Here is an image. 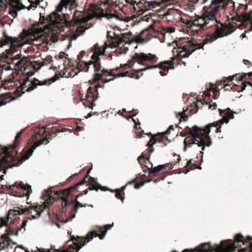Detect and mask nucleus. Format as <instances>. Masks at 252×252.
<instances>
[{"mask_svg":"<svg viewBox=\"0 0 252 252\" xmlns=\"http://www.w3.org/2000/svg\"><path fill=\"white\" fill-rule=\"evenodd\" d=\"M141 176L140 177H139V176L136 177V178H135L132 180L128 182L125 186H123L120 189H118L119 191H120L122 192H123V194L124 195L125 194L124 190L126 189V187L127 186H128V185H131L132 184H134V188L135 189H139L141 187L143 186L146 183H149L151 181H153L152 179H148V180H147L146 181H142V182H141L139 183H137V181L139 179H140L141 178Z\"/></svg>","mask_w":252,"mask_h":252,"instance_id":"obj_24","label":"nucleus"},{"mask_svg":"<svg viewBox=\"0 0 252 252\" xmlns=\"http://www.w3.org/2000/svg\"><path fill=\"white\" fill-rule=\"evenodd\" d=\"M242 75H240V74H236L235 75H233V76H229L227 79L230 81H232L234 78H235L236 80L239 81L242 80L243 78H241Z\"/></svg>","mask_w":252,"mask_h":252,"instance_id":"obj_41","label":"nucleus"},{"mask_svg":"<svg viewBox=\"0 0 252 252\" xmlns=\"http://www.w3.org/2000/svg\"><path fill=\"white\" fill-rule=\"evenodd\" d=\"M21 9L20 8H18L17 9L13 8H10L9 9V14L11 15L15 14L16 16L17 15V10H20Z\"/></svg>","mask_w":252,"mask_h":252,"instance_id":"obj_42","label":"nucleus"},{"mask_svg":"<svg viewBox=\"0 0 252 252\" xmlns=\"http://www.w3.org/2000/svg\"><path fill=\"white\" fill-rule=\"evenodd\" d=\"M4 1L13 6H14V4L19 5L20 4L17 0H0V9H1L4 6Z\"/></svg>","mask_w":252,"mask_h":252,"instance_id":"obj_30","label":"nucleus"},{"mask_svg":"<svg viewBox=\"0 0 252 252\" xmlns=\"http://www.w3.org/2000/svg\"><path fill=\"white\" fill-rule=\"evenodd\" d=\"M90 172V170L88 171L87 174L85 176L83 180L76 184L75 185L70 187L67 189H64L63 191L62 192L61 194H68V196H69L70 192L72 190H75L78 186L83 185L86 183H88L87 185L90 186L89 187L90 190H95L96 191H97L99 189H100L102 191H106L107 189H105V187H102L96 181L94 178L89 176V174Z\"/></svg>","mask_w":252,"mask_h":252,"instance_id":"obj_14","label":"nucleus"},{"mask_svg":"<svg viewBox=\"0 0 252 252\" xmlns=\"http://www.w3.org/2000/svg\"><path fill=\"white\" fill-rule=\"evenodd\" d=\"M63 191V190L57 191L52 195H51L52 193L51 191H45L42 195V198L45 200L43 204L38 205L36 204L25 208L16 207L13 209L9 210L5 218H0V227L3 226H8V225L13 223L18 215L24 214H30L32 213V210H34L36 212L39 213L41 215L48 205L52 204L55 201L59 199L62 200V206L63 209L64 207L67 206L68 203V197L69 196L68 194H61ZM21 207L22 206H21Z\"/></svg>","mask_w":252,"mask_h":252,"instance_id":"obj_3","label":"nucleus"},{"mask_svg":"<svg viewBox=\"0 0 252 252\" xmlns=\"http://www.w3.org/2000/svg\"><path fill=\"white\" fill-rule=\"evenodd\" d=\"M174 129V126L173 125H170L168 128V129L165 132L161 133H158L157 134H159L163 136V139L161 141H158V142L164 143V145H165L166 144L165 143V141H168V138L166 137L165 135L170 134V131L171 130H173Z\"/></svg>","mask_w":252,"mask_h":252,"instance_id":"obj_29","label":"nucleus"},{"mask_svg":"<svg viewBox=\"0 0 252 252\" xmlns=\"http://www.w3.org/2000/svg\"><path fill=\"white\" fill-rule=\"evenodd\" d=\"M45 64V62H41V63H39V64H38V67H37L36 68V67H35V66H33V67L35 69H36V70H37V69H40V67H41V66H44Z\"/></svg>","mask_w":252,"mask_h":252,"instance_id":"obj_49","label":"nucleus"},{"mask_svg":"<svg viewBox=\"0 0 252 252\" xmlns=\"http://www.w3.org/2000/svg\"><path fill=\"white\" fill-rule=\"evenodd\" d=\"M165 178V176H162L161 177H158L154 180V183H156L161 180H163Z\"/></svg>","mask_w":252,"mask_h":252,"instance_id":"obj_50","label":"nucleus"},{"mask_svg":"<svg viewBox=\"0 0 252 252\" xmlns=\"http://www.w3.org/2000/svg\"><path fill=\"white\" fill-rule=\"evenodd\" d=\"M63 76L62 75L61 73H56L54 76L49 79L41 81L38 80L35 78H34L33 80L31 82L29 81V79L28 78H26L21 84L20 87L18 88L17 90H21L23 94L25 93V92H31L36 88L37 86L49 85L52 83L55 82L60 77Z\"/></svg>","mask_w":252,"mask_h":252,"instance_id":"obj_11","label":"nucleus"},{"mask_svg":"<svg viewBox=\"0 0 252 252\" xmlns=\"http://www.w3.org/2000/svg\"><path fill=\"white\" fill-rule=\"evenodd\" d=\"M220 115L222 116V119L212 123H210L203 128H200L196 126L192 127L189 131L191 135V137H187L185 140V150L187 147H200L201 150L200 153L203 154V151L205 150V147H210L212 141L209 134L211 131V127H216V132H221V125L224 123H227L230 119L234 118L233 112L231 111L229 108L221 110L219 109Z\"/></svg>","mask_w":252,"mask_h":252,"instance_id":"obj_2","label":"nucleus"},{"mask_svg":"<svg viewBox=\"0 0 252 252\" xmlns=\"http://www.w3.org/2000/svg\"><path fill=\"white\" fill-rule=\"evenodd\" d=\"M63 6L60 3L56 7V11L52 12L46 17L40 15L39 22L32 25L33 32L40 35H51L57 37V28L64 30L65 27H70V23L62 17L58 12H62Z\"/></svg>","mask_w":252,"mask_h":252,"instance_id":"obj_4","label":"nucleus"},{"mask_svg":"<svg viewBox=\"0 0 252 252\" xmlns=\"http://www.w3.org/2000/svg\"><path fill=\"white\" fill-rule=\"evenodd\" d=\"M203 30L200 27L197 26V25H195L193 24V26L191 27V31L194 32V33H196L197 34H201V31Z\"/></svg>","mask_w":252,"mask_h":252,"instance_id":"obj_37","label":"nucleus"},{"mask_svg":"<svg viewBox=\"0 0 252 252\" xmlns=\"http://www.w3.org/2000/svg\"><path fill=\"white\" fill-rule=\"evenodd\" d=\"M23 132V130L19 132L16 135L14 143L8 147H4L2 149L3 159L1 160L2 164H8L10 167L19 166L17 165L19 161L21 159L17 156L18 152L16 150V147L19 144L21 135Z\"/></svg>","mask_w":252,"mask_h":252,"instance_id":"obj_9","label":"nucleus"},{"mask_svg":"<svg viewBox=\"0 0 252 252\" xmlns=\"http://www.w3.org/2000/svg\"><path fill=\"white\" fill-rule=\"evenodd\" d=\"M223 1V0H212L211 4L213 6L217 5V4L221 3Z\"/></svg>","mask_w":252,"mask_h":252,"instance_id":"obj_43","label":"nucleus"},{"mask_svg":"<svg viewBox=\"0 0 252 252\" xmlns=\"http://www.w3.org/2000/svg\"><path fill=\"white\" fill-rule=\"evenodd\" d=\"M218 23L220 24V26L214 24V26L216 27L215 31L213 33L207 34L202 43H197L189 40L184 42L183 47L180 48L181 50L179 52V56L189 57L195 50L203 48L205 44L212 43L219 38L226 36L235 30L234 26L231 23L222 24L219 22Z\"/></svg>","mask_w":252,"mask_h":252,"instance_id":"obj_5","label":"nucleus"},{"mask_svg":"<svg viewBox=\"0 0 252 252\" xmlns=\"http://www.w3.org/2000/svg\"><path fill=\"white\" fill-rule=\"evenodd\" d=\"M195 160H193V159H191L187 162L186 167H188V168L190 170L196 168L201 169V167L198 166V165L196 164H195Z\"/></svg>","mask_w":252,"mask_h":252,"instance_id":"obj_32","label":"nucleus"},{"mask_svg":"<svg viewBox=\"0 0 252 252\" xmlns=\"http://www.w3.org/2000/svg\"><path fill=\"white\" fill-rule=\"evenodd\" d=\"M188 6V8L190 10H193L195 9V6L192 4H189Z\"/></svg>","mask_w":252,"mask_h":252,"instance_id":"obj_58","label":"nucleus"},{"mask_svg":"<svg viewBox=\"0 0 252 252\" xmlns=\"http://www.w3.org/2000/svg\"><path fill=\"white\" fill-rule=\"evenodd\" d=\"M217 107V104L216 103H213L212 104H209V109L214 110L216 109Z\"/></svg>","mask_w":252,"mask_h":252,"instance_id":"obj_51","label":"nucleus"},{"mask_svg":"<svg viewBox=\"0 0 252 252\" xmlns=\"http://www.w3.org/2000/svg\"><path fill=\"white\" fill-rule=\"evenodd\" d=\"M88 190H89V188L87 189L84 190L83 191H80V193L77 195L75 199L72 200L71 201L68 200V203L67 204V205L73 203H74L75 205L72 209V214L71 215L70 218H66V220H64V222L66 223L68 221L71 220L72 219L75 217L76 214L78 212V209L79 207H85L87 206L86 204H83L79 202L78 201L77 199L79 197L82 196L83 194H86L88 192Z\"/></svg>","mask_w":252,"mask_h":252,"instance_id":"obj_20","label":"nucleus"},{"mask_svg":"<svg viewBox=\"0 0 252 252\" xmlns=\"http://www.w3.org/2000/svg\"><path fill=\"white\" fill-rule=\"evenodd\" d=\"M3 159V157L0 159V171H3V173H6V170L9 168H11L12 167H10L8 166V164H1L2 161L1 162V160Z\"/></svg>","mask_w":252,"mask_h":252,"instance_id":"obj_39","label":"nucleus"},{"mask_svg":"<svg viewBox=\"0 0 252 252\" xmlns=\"http://www.w3.org/2000/svg\"><path fill=\"white\" fill-rule=\"evenodd\" d=\"M220 9V5L213 6L211 4L208 7L204 6L203 7L204 15L207 18L208 21L213 22L214 24H218V21L216 19V15Z\"/></svg>","mask_w":252,"mask_h":252,"instance_id":"obj_21","label":"nucleus"},{"mask_svg":"<svg viewBox=\"0 0 252 252\" xmlns=\"http://www.w3.org/2000/svg\"><path fill=\"white\" fill-rule=\"evenodd\" d=\"M229 87V85H225V86H224V87L225 88V90H228L229 87Z\"/></svg>","mask_w":252,"mask_h":252,"instance_id":"obj_63","label":"nucleus"},{"mask_svg":"<svg viewBox=\"0 0 252 252\" xmlns=\"http://www.w3.org/2000/svg\"><path fill=\"white\" fill-rule=\"evenodd\" d=\"M38 252H51L49 250H45L43 249H39Z\"/></svg>","mask_w":252,"mask_h":252,"instance_id":"obj_56","label":"nucleus"},{"mask_svg":"<svg viewBox=\"0 0 252 252\" xmlns=\"http://www.w3.org/2000/svg\"><path fill=\"white\" fill-rule=\"evenodd\" d=\"M198 20L199 21L200 28L204 30V29H209L212 27V25H209L210 22L207 20L205 16L203 14L201 16H198Z\"/></svg>","mask_w":252,"mask_h":252,"instance_id":"obj_27","label":"nucleus"},{"mask_svg":"<svg viewBox=\"0 0 252 252\" xmlns=\"http://www.w3.org/2000/svg\"><path fill=\"white\" fill-rule=\"evenodd\" d=\"M252 239L251 236H248L245 239L244 236L241 234H237L234 237V242L230 246L231 251H233L236 248L235 244L236 243L242 242L244 245H245L248 241H250Z\"/></svg>","mask_w":252,"mask_h":252,"instance_id":"obj_26","label":"nucleus"},{"mask_svg":"<svg viewBox=\"0 0 252 252\" xmlns=\"http://www.w3.org/2000/svg\"><path fill=\"white\" fill-rule=\"evenodd\" d=\"M4 6L1 9H0V14L1 13V11L5 8V3H6V2L5 1H4Z\"/></svg>","mask_w":252,"mask_h":252,"instance_id":"obj_61","label":"nucleus"},{"mask_svg":"<svg viewBox=\"0 0 252 252\" xmlns=\"http://www.w3.org/2000/svg\"><path fill=\"white\" fill-rule=\"evenodd\" d=\"M34 74V71H29L27 73V78H29V77L32 76Z\"/></svg>","mask_w":252,"mask_h":252,"instance_id":"obj_55","label":"nucleus"},{"mask_svg":"<svg viewBox=\"0 0 252 252\" xmlns=\"http://www.w3.org/2000/svg\"><path fill=\"white\" fill-rule=\"evenodd\" d=\"M192 128V127L191 128H190L188 126H187L186 128H185L186 129V132H181L180 133V135L182 137H184V136H186V137L185 138V139H186L187 137H191V135H190V134L189 133V131L190 130H191V129ZM185 140H184V143H185ZM185 144H184V151H186L187 150V148H189V147H187L186 148V150H185Z\"/></svg>","mask_w":252,"mask_h":252,"instance_id":"obj_33","label":"nucleus"},{"mask_svg":"<svg viewBox=\"0 0 252 252\" xmlns=\"http://www.w3.org/2000/svg\"><path fill=\"white\" fill-rule=\"evenodd\" d=\"M147 135L150 136V139L146 146L148 147L147 151L145 154H142L138 158V162L142 166H143L146 161L150 158L151 154L154 151L153 145L158 142V141H161L163 139V136L161 134L152 135L151 133L149 132L146 134Z\"/></svg>","mask_w":252,"mask_h":252,"instance_id":"obj_16","label":"nucleus"},{"mask_svg":"<svg viewBox=\"0 0 252 252\" xmlns=\"http://www.w3.org/2000/svg\"><path fill=\"white\" fill-rule=\"evenodd\" d=\"M104 85H95L94 86L90 87L87 91L85 98L82 99L83 104L90 108L93 109L94 101L99 97L98 89L99 88H104Z\"/></svg>","mask_w":252,"mask_h":252,"instance_id":"obj_17","label":"nucleus"},{"mask_svg":"<svg viewBox=\"0 0 252 252\" xmlns=\"http://www.w3.org/2000/svg\"><path fill=\"white\" fill-rule=\"evenodd\" d=\"M40 217V214L36 212L35 215H32L31 217L28 218V220H32V219H36Z\"/></svg>","mask_w":252,"mask_h":252,"instance_id":"obj_47","label":"nucleus"},{"mask_svg":"<svg viewBox=\"0 0 252 252\" xmlns=\"http://www.w3.org/2000/svg\"><path fill=\"white\" fill-rule=\"evenodd\" d=\"M192 23H193V20H188L186 22V25H187V27L188 28H189L190 30L191 29V27H192L193 25Z\"/></svg>","mask_w":252,"mask_h":252,"instance_id":"obj_46","label":"nucleus"},{"mask_svg":"<svg viewBox=\"0 0 252 252\" xmlns=\"http://www.w3.org/2000/svg\"><path fill=\"white\" fill-rule=\"evenodd\" d=\"M243 63L246 65L251 64V62L250 61H249L248 60H246V59H244L243 60Z\"/></svg>","mask_w":252,"mask_h":252,"instance_id":"obj_57","label":"nucleus"},{"mask_svg":"<svg viewBox=\"0 0 252 252\" xmlns=\"http://www.w3.org/2000/svg\"><path fill=\"white\" fill-rule=\"evenodd\" d=\"M50 133L41 140L35 142L30 149L28 150L26 153L22 155L21 159L17 162V165H20L26 160L28 159L32 154L36 148L41 144H46L49 142V140L52 137H55L57 135V133L63 132L66 131H71V130L67 128L62 127L59 126H54L52 127Z\"/></svg>","mask_w":252,"mask_h":252,"instance_id":"obj_8","label":"nucleus"},{"mask_svg":"<svg viewBox=\"0 0 252 252\" xmlns=\"http://www.w3.org/2000/svg\"><path fill=\"white\" fill-rule=\"evenodd\" d=\"M105 188V189H107L106 190H109L110 191L112 192H115V190H113V189H108L107 187H104Z\"/></svg>","mask_w":252,"mask_h":252,"instance_id":"obj_60","label":"nucleus"},{"mask_svg":"<svg viewBox=\"0 0 252 252\" xmlns=\"http://www.w3.org/2000/svg\"><path fill=\"white\" fill-rule=\"evenodd\" d=\"M156 67L155 66H147L146 67L138 69L137 70H134L133 72H128V77L130 78H134L135 79H138L140 77L139 75V73L141 72L142 71H145L147 69H152V67Z\"/></svg>","mask_w":252,"mask_h":252,"instance_id":"obj_28","label":"nucleus"},{"mask_svg":"<svg viewBox=\"0 0 252 252\" xmlns=\"http://www.w3.org/2000/svg\"><path fill=\"white\" fill-rule=\"evenodd\" d=\"M170 0H159L148 1L145 0H139L138 2L135 1L131 6H132L134 11L137 12V16H139L148 10H153L154 8L159 6L162 4H166Z\"/></svg>","mask_w":252,"mask_h":252,"instance_id":"obj_13","label":"nucleus"},{"mask_svg":"<svg viewBox=\"0 0 252 252\" xmlns=\"http://www.w3.org/2000/svg\"><path fill=\"white\" fill-rule=\"evenodd\" d=\"M78 175V173H75L74 174H73L72 175H71V176H70L67 179V182H70L71 181H72L74 178L75 176H76L77 175Z\"/></svg>","mask_w":252,"mask_h":252,"instance_id":"obj_53","label":"nucleus"},{"mask_svg":"<svg viewBox=\"0 0 252 252\" xmlns=\"http://www.w3.org/2000/svg\"><path fill=\"white\" fill-rule=\"evenodd\" d=\"M1 188L2 189H6V190L9 192L12 195L17 197L26 196L27 199L29 198L30 194L32 192L31 186L29 185H23L21 183L18 184L15 183L12 185H2Z\"/></svg>","mask_w":252,"mask_h":252,"instance_id":"obj_15","label":"nucleus"},{"mask_svg":"<svg viewBox=\"0 0 252 252\" xmlns=\"http://www.w3.org/2000/svg\"><path fill=\"white\" fill-rule=\"evenodd\" d=\"M107 38V40L104 42L102 46L96 43L92 48L93 54L91 57V61L89 62H85L82 61H77L76 65H72L70 69L71 72H69L70 76L73 77L77 75L80 71L88 72L90 65H93L95 72L94 75V81L97 82L100 80L103 76V74L101 73L103 67L101 63V59L99 56L104 54L105 50L107 48H115L119 46L122 43L125 42L123 34H116L114 32L108 31Z\"/></svg>","mask_w":252,"mask_h":252,"instance_id":"obj_1","label":"nucleus"},{"mask_svg":"<svg viewBox=\"0 0 252 252\" xmlns=\"http://www.w3.org/2000/svg\"><path fill=\"white\" fill-rule=\"evenodd\" d=\"M73 20L74 24L79 25L76 28L75 31L70 32L67 35L69 37L70 40H76L78 37L83 35L86 30L93 26V24H89L88 26L87 22L89 20V18L84 16V13L81 12L76 11L73 16Z\"/></svg>","mask_w":252,"mask_h":252,"instance_id":"obj_10","label":"nucleus"},{"mask_svg":"<svg viewBox=\"0 0 252 252\" xmlns=\"http://www.w3.org/2000/svg\"><path fill=\"white\" fill-rule=\"evenodd\" d=\"M153 167V164L150 161L149 159L146 161V163L143 166H142V168L144 172H149V171L151 170Z\"/></svg>","mask_w":252,"mask_h":252,"instance_id":"obj_35","label":"nucleus"},{"mask_svg":"<svg viewBox=\"0 0 252 252\" xmlns=\"http://www.w3.org/2000/svg\"><path fill=\"white\" fill-rule=\"evenodd\" d=\"M7 94L0 95V106L5 105L10 101L9 96L7 97Z\"/></svg>","mask_w":252,"mask_h":252,"instance_id":"obj_34","label":"nucleus"},{"mask_svg":"<svg viewBox=\"0 0 252 252\" xmlns=\"http://www.w3.org/2000/svg\"><path fill=\"white\" fill-rule=\"evenodd\" d=\"M28 220H24L21 226L18 228L8 227L6 230V234H3L0 237V251L7 247L9 244L10 239L9 235H14L17 236L18 232L23 229V232L25 231V226L28 223Z\"/></svg>","mask_w":252,"mask_h":252,"instance_id":"obj_18","label":"nucleus"},{"mask_svg":"<svg viewBox=\"0 0 252 252\" xmlns=\"http://www.w3.org/2000/svg\"><path fill=\"white\" fill-rule=\"evenodd\" d=\"M51 128L50 127H45L44 128V129H43V130H39L38 132L34 135L32 136V139H37V136H40L41 135H43L44 134V133L46 131V130L47 129H50Z\"/></svg>","mask_w":252,"mask_h":252,"instance_id":"obj_40","label":"nucleus"},{"mask_svg":"<svg viewBox=\"0 0 252 252\" xmlns=\"http://www.w3.org/2000/svg\"><path fill=\"white\" fill-rule=\"evenodd\" d=\"M47 62L50 63H51L53 62L51 57H50L49 59H47Z\"/></svg>","mask_w":252,"mask_h":252,"instance_id":"obj_59","label":"nucleus"},{"mask_svg":"<svg viewBox=\"0 0 252 252\" xmlns=\"http://www.w3.org/2000/svg\"><path fill=\"white\" fill-rule=\"evenodd\" d=\"M217 92H218V90H217L216 88L213 89V94H214L213 98L214 99H217L218 97Z\"/></svg>","mask_w":252,"mask_h":252,"instance_id":"obj_48","label":"nucleus"},{"mask_svg":"<svg viewBox=\"0 0 252 252\" xmlns=\"http://www.w3.org/2000/svg\"><path fill=\"white\" fill-rule=\"evenodd\" d=\"M241 36H242L243 38L245 37L246 36L245 33H243Z\"/></svg>","mask_w":252,"mask_h":252,"instance_id":"obj_64","label":"nucleus"},{"mask_svg":"<svg viewBox=\"0 0 252 252\" xmlns=\"http://www.w3.org/2000/svg\"><path fill=\"white\" fill-rule=\"evenodd\" d=\"M168 14L165 13L163 14H155L154 13H150L143 16L140 18L141 21H146L147 22H151L150 25L145 30L141 31L136 38L137 42H144L148 41L153 38H157V34L160 32V33L164 35L166 33H171L174 31L172 28L161 27L159 29L156 30L155 24L158 21L157 18L163 19L167 16Z\"/></svg>","mask_w":252,"mask_h":252,"instance_id":"obj_7","label":"nucleus"},{"mask_svg":"<svg viewBox=\"0 0 252 252\" xmlns=\"http://www.w3.org/2000/svg\"><path fill=\"white\" fill-rule=\"evenodd\" d=\"M177 117L179 118L180 122H181L182 121L186 122L188 119V117L185 114L184 111L179 112L178 114H177Z\"/></svg>","mask_w":252,"mask_h":252,"instance_id":"obj_36","label":"nucleus"},{"mask_svg":"<svg viewBox=\"0 0 252 252\" xmlns=\"http://www.w3.org/2000/svg\"><path fill=\"white\" fill-rule=\"evenodd\" d=\"M158 60V57L156 55L152 54L151 53L145 54L144 53H135L132 56V60H129L128 63L126 64L124 66L129 65V67H132L130 63L132 62L134 63L137 62L140 64L145 65L146 62H149L151 63H156Z\"/></svg>","mask_w":252,"mask_h":252,"instance_id":"obj_19","label":"nucleus"},{"mask_svg":"<svg viewBox=\"0 0 252 252\" xmlns=\"http://www.w3.org/2000/svg\"><path fill=\"white\" fill-rule=\"evenodd\" d=\"M184 44V42H183L180 45V46L178 47L177 50V56L173 58L171 61H167L163 62H160L159 63H158L156 65H152L151 66H156L152 67V68H159L160 69V71H159L160 75L164 76L167 74V73L169 69L174 68V65L175 64H183L184 65H186V63L185 62L182 61V59L183 58H186L187 57H181L179 56V51L181 50L180 48H182Z\"/></svg>","mask_w":252,"mask_h":252,"instance_id":"obj_12","label":"nucleus"},{"mask_svg":"<svg viewBox=\"0 0 252 252\" xmlns=\"http://www.w3.org/2000/svg\"><path fill=\"white\" fill-rule=\"evenodd\" d=\"M193 23V24H194L195 25H197V26L200 27V23H199V21L198 20V17H197L196 19H195L193 20V23Z\"/></svg>","mask_w":252,"mask_h":252,"instance_id":"obj_52","label":"nucleus"},{"mask_svg":"<svg viewBox=\"0 0 252 252\" xmlns=\"http://www.w3.org/2000/svg\"><path fill=\"white\" fill-rule=\"evenodd\" d=\"M209 25H212V27L214 26V24L213 23V22L210 21L209 23Z\"/></svg>","mask_w":252,"mask_h":252,"instance_id":"obj_62","label":"nucleus"},{"mask_svg":"<svg viewBox=\"0 0 252 252\" xmlns=\"http://www.w3.org/2000/svg\"><path fill=\"white\" fill-rule=\"evenodd\" d=\"M181 159V157L178 155L177 156V160L174 164L173 163H168L162 165H159L155 167H152V168L149 171V176L151 177L155 176L157 173L165 169L166 167H169L170 169H173L174 166L177 165V163L180 162Z\"/></svg>","mask_w":252,"mask_h":252,"instance_id":"obj_22","label":"nucleus"},{"mask_svg":"<svg viewBox=\"0 0 252 252\" xmlns=\"http://www.w3.org/2000/svg\"><path fill=\"white\" fill-rule=\"evenodd\" d=\"M113 225L112 224H106L103 227H98V230L90 232L85 237L74 236H71V239L67 241L64 247L65 249H55L54 252H78L79 250L83 246L93 239L94 237H98L100 240L104 239L107 230L110 229Z\"/></svg>","mask_w":252,"mask_h":252,"instance_id":"obj_6","label":"nucleus"},{"mask_svg":"<svg viewBox=\"0 0 252 252\" xmlns=\"http://www.w3.org/2000/svg\"><path fill=\"white\" fill-rule=\"evenodd\" d=\"M101 15L103 17H106L107 18L115 17L120 21L127 22L130 20H133L136 18V16L134 15H132L131 16H126L123 15H119L118 14L116 15L114 14H108L107 13L106 11L104 12L103 10H102Z\"/></svg>","mask_w":252,"mask_h":252,"instance_id":"obj_25","label":"nucleus"},{"mask_svg":"<svg viewBox=\"0 0 252 252\" xmlns=\"http://www.w3.org/2000/svg\"><path fill=\"white\" fill-rule=\"evenodd\" d=\"M251 77H252V72L243 74L241 78H243V79H249Z\"/></svg>","mask_w":252,"mask_h":252,"instance_id":"obj_45","label":"nucleus"},{"mask_svg":"<svg viewBox=\"0 0 252 252\" xmlns=\"http://www.w3.org/2000/svg\"><path fill=\"white\" fill-rule=\"evenodd\" d=\"M21 55L17 54L12 58L11 61L16 66H19L23 63V60L21 59Z\"/></svg>","mask_w":252,"mask_h":252,"instance_id":"obj_31","label":"nucleus"},{"mask_svg":"<svg viewBox=\"0 0 252 252\" xmlns=\"http://www.w3.org/2000/svg\"><path fill=\"white\" fill-rule=\"evenodd\" d=\"M115 197L119 199H121L122 202H123L125 199V197L123 192L116 189L115 190Z\"/></svg>","mask_w":252,"mask_h":252,"instance_id":"obj_38","label":"nucleus"},{"mask_svg":"<svg viewBox=\"0 0 252 252\" xmlns=\"http://www.w3.org/2000/svg\"><path fill=\"white\" fill-rule=\"evenodd\" d=\"M113 70H111L110 71H108L107 69H104L103 67L102 69V72L101 73L103 74V76H110L113 77V78L111 79H106V78H102V77L100 79L101 82L103 83H106L108 82H110L111 81L113 80L115 78L120 77H126L129 75H128V71H125L122 73H119L117 74H114L112 73Z\"/></svg>","mask_w":252,"mask_h":252,"instance_id":"obj_23","label":"nucleus"},{"mask_svg":"<svg viewBox=\"0 0 252 252\" xmlns=\"http://www.w3.org/2000/svg\"><path fill=\"white\" fill-rule=\"evenodd\" d=\"M84 54H85V53H84V52H81V53H80V54H79V55H78V56H77V59H78V60H79V61H81V58H82V57L84 55Z\"/></svg>","mask_w":252,"mask_h":252,"instance_id":"obj_54","label":"nucleus"},{"mask_svg":"<svg viewBox=\"0 0 252 252\" xmlns=\"http://www.w3.org/2000/svg\"><path fill=\"white\" fill-rule=\"evenodd\" d=\"M66 54L64 52H61L59 56H55V58L57 59V60H62L65 58V56Z\"/></svg>","mask_w":252,"mask_h":252,"instance_id":"obj_44","label":"nucleus"}]
</instances>
